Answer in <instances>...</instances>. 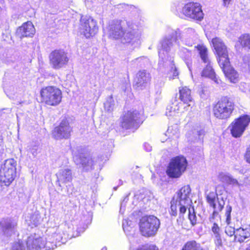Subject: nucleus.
Masks as SVG:
<instances>
[{
	"mask_svg": "<svg viewBox=\"0 0 250 250\" xmlns=\"http://www.w3.org/2000/svg\"><path fill=\"white\" fill-rule=\"evenodd\" d=\"M108 35L114 39H120L129 50L138 47L141 43V31L139 22L132 20L113 21L107 27Z\"/></svg>",
	"mask_w": 250,
	"mask_h": 250,
	"instance_id": "obj_1",
	"label": "nucleus"
},
{
	"mask_svg": "<svg viewBox=\"0 0 250 250\" xmlns=\"http://www.w3.org/2000/svg\"><path fill=\"white\" fill-rule=\"evenodd\" d=\"M191 189L189 186H185L178 190L173 197L170 202L169 213L171 216L178 215L177 221L182 223L184 220V215L188 211V217L190 223L194 226L197 223V217L190 198Z\"/></svg>",
	"mask_w": 250,
	"mask_h": 250,
	"instance_id": "obj_2",
	"label": "nucleus"
},
{
	"mask_svg": "<svg viewBox=\"0 0 250 250\" xmlns=\"http://www.w3.org/2000/svg\"><path fill=\"white\" fill-rule=\"evenodd\" d=\"M174 38H165L162 39L158 47L159 54L158 66L160 71L168 72L169 78L174 79L178 77L179 72L174 63L173 44Z\"/></svg>",
	"mask_w": 250,
	"mask_h": 250,
	"instance_id": "obj_3",
	"label": "nucleus"
},
{
	"mask_svg": "<svg viewBox=\"0 0 250 250\" xmlns=\"http://www.w3.org/2000/svg\"><path fill=\"white\" fill-rule=\"evenodd\" d=\"M168 34L166 35L162 39L165 38H174L172 40V44H173V50L174 49V42L179 45L178 40L180 39L183 43L187 46H191L194 44L195 42L198 39V36L195 30L192 28H187L184 29L182 34L181 33L179 29H177L174 30L172 29H168L167 30Z\"/></svg>",
	"mask_w": 250,
	"mask_h": 250,
	"instance_id": "obj_4",
	"label": "nucleus"
},
{
	"mask_svg": "<svg viewBox=\"0 0 250 250\" xmlns=\"http://www.w3.org/2000/svg\"><path fill=\"white\" fill-rule=\"evenodd\" d=\"M17 162L13 159H9L4 161L0 169V185L9 186L15 179L17 175Z\"/></svg>",
	"mask_w": 250,
	"mask_h": 250,
	"instance_id": "obj_5",
	"label": "nucleus"
},
{
	"mask_svg": "<svg viewBox=\"0 0 250 250\" xmlns=\"http://www.w3.org/2000/svg\"><path fill=\"white\" fill-rule=\"evenodd\" d=\"M234 109V104L232 100L228 97H224L214 105L213 114L218 119H227L230 117Z\"/></svg>",
	"mask_w": 250,
	"mask_h": 250,
	"instance_id": "obj_6",
	"label": "nucleus"
},
{
	"mask_svg": "<svg viewBox=\"0 0 250 250\" xmlns=\"http://www.w3.org/2000/svg\"><path fill=\"white\" fill-rule=\"evenodd\" d=\"M160 221L154 215L145 216L140 220V230L143 235L147 237L154 236L160 228Z\"/></svg>",
	"mask_w": 250,
	"mask_h": 250,
	"instance_id": "obj_7",
	"label": "nucleus"
},
{
	"mask_svg": "<svg viewBox=\"0 0 250 250\" xmlns=\"http://www.w3.org/2000/svg\"><path fill=\"white\" fill-rule=\"evenodd\" d=\"M42 101L50 106H56L61 102L62 93L55 86H48L42 88L40 91Z\"/></svg>",
	"mask_w": 250,
	"mask_h": 250,
	"instance_id": "obj_8",
	"label": "nucleus"
},
{
	"mask_svg": "<svg viewBox=\"0 0 250 250\" xmlns=\"http://www.w3.org/2000/svg\"><path fill=\"white\" fill-rule=\"evenodd\" d=\"M187 165V161L184 157H175L168 164L166 173L170 178H179L186 170Z\"/></svg>",
	"mask_w": 250,
	"mask_h": 250,
	"instance_id": "obj_9",
	"label": "nucleus"
},
{
	"mask_svg": "<svg viewBox=\"0 0 250 250\" xmlns=\"http://www.w3.org/2000/svg\"><path fill=\"white\" fill-rule=\"evenodd\" d=\"M143 114L141 110L132 109L128 111L122 119V127L125 129L137 128L140 123L143 122Z\"/></svg>",
	"mask_w": 250,
	"mask_h": 250,
	"instance_id": "obj_10",
	"label": "nucleus"
},
{
	"mask_svg": "<svg viewBox=\"0 0 250 250\" xmlns=\"http://www.w3.org/2000/svg\"><path fill=\"white\" fill-rule=\"evenodd\" d=\"M222 190L224 191V188L222 186H218L216 188L215 192H210L207 196L208 203L214 209L211 217H210V221H211V219H214L218 215V211L222 210L225 205V201L223 198L222 197L221 199H220L218 197L219 194L221 195L222 194Z\"/></svg>",
	"mask_w": 250,
	"mask_h": 250,
	"instance_id": "obj_11",
	"label": "nucleus"
},
{
	"mask_svg": "<svg viewBox=\"0 0 250 250\" xmlns=\"http://www.w3.org/2000/svg\"><path fill=\"white\" fill-rule=\"evenodd\" d=\"M177 12L179 16L182 18L184 16L194 19L198 21H201L204 16L201 6L197 2H190L186 4L182 8L180 13L178 10Z\"/></svg>",
	"mask_w": 250,
	"mask_h": 250,
	"instance_id": "obj_12",
	"label": "nucleus"
},
{
	"mask_svg": "<svg viewBox=\"0 0 250 250\" xmlns=\"http://www.w3.org/2000/svg\"><path fill=\"white\" fill-rule=\"evenodd\" d=\"M196 47L203 62L205 63H207L206 67L202 71V76L208 77L213 80L215 83L219 84L221 81L216 77L215 73L210 64L208 56L207 48L205 46L200 44L198 45Z\"/></svg>",
	"mask_w": 250,
	"mask_h": 250,
	"instance_id": "obj_13",
	"label": "nucleus"
},
{
	"mask_svg": "<svg viewBox=\"0 0 250 250\" xmlns=\"http://www.w3.org/2000/svg\"><path fill=\"white\" fill-rule=\"evenodd\" d=\"M98 31L97 23L91 17L83 16L80 20V31L86 38L94 36Z\"/></svg>",
	"mask_w": 250,
	"mask_h": 250,
	"instance_id": "obj_14",
	"label": "nucleus"
},
{
	"mask_svg": "<svg viewBox=\"0 0 250 250\" xmlns=\"http://www.w3.org/2000/svg\"><path fill=\"white\" fill-rule=\"evenodd\" d=\"M26 246L28 250H51L54 249L55 245L35 234L28 237Z\"/></svg>",
	"mask_w": 250,
	"mask_h": 250,
	"instance_id": "obj_15",
	"label": "nucleus"
},
{
	"mask_svg": "<svg viewBox=\"0 0 250 250\" xmlns=\"http://www.w3.org/2000/svg\"><path fill=\"white\" fill-rule=\"evenodd\" d=\"M49 59L53 68L56 69L65 66L69 60L67 53L62 49H57L52 51L49 55Z\"/></svg>",
	"mask_w": 250,
	"mask_h": 250,
	"instance_id": "obj_16",
	"label": "nucleus"
},
{
	"mask_svg": "<svg viewBox=\"0 0 250 250\" xmlns=\"http://www.w3.org/2000/svg\"><path fill=\"white\" fill-rule=\"evenodd\" d=\"M17 222L11 218H3L0 221V235L3 239L10 237L17 230Z\"/></svg>",
	"mask_w": 250,
	"mask_h": 250,
	"instance_id": "obj_17",
	"label": "nucleus"
},
{
	"mask_svg": "<svg viewBox=\"0 0 250 250\" xmlns=\"http://www.w3.org/2000/svg\"><path fill=\"white\" fill-rule=\"evenodd\" d=\"M250 122V117L247 115L241 116L235 119L231 124V133L235 138L242 136Z\"/></svg>",
	"mask_w": 250,
	"mask_h": 250,
	"instance_id": "obj_18",
	"label": "nucleus"
},
{
	"mask_svg": "<svg viewBox=\"0 0 250 250\" xmlns=\"http://www.w3.org/2000/svg\"><path fill=\"white\" fill-rule=\"evenodd\" d=\"M212 46L217 55V61L219 65H222L223 62L229 60L227 47L222 40L219 38L212 39Z\"/></svg>",
	"mask_w": 250,
	"mask_h": 250,
	"instance_id": "obj_19",
	"label": "nucleus"
},
{
	"mask_svg": "<svg viewBox=\"0 0 250 250\" xmlns=\"http://www.w3.org/2000/svg\"><path fill=\"white\" fill-rule=\"evenodd\" d=\"M72 128L66 120H63L53 131V136L56 139H67L70 136Z\"/></svg>",
	"mask_w": 250,
	"mask_h": 250,
	"instance_id": "obj_20",
	"label": "nucleus"
},
{
	"mask_svg": "<svg viewBox=\"0 0 250 250\" xmlns=\"http://www.w3.org/2000/svg\"><path fill=\"white\" fill-rule=\"evenodd\" d=\"M66 228V225L61 226L56 229V231L52 234L51 238L52 242H49L52 245H55L54 249L57 245H61V244H65L68 238V234L64 229Z\"/></svg>",
	"mask_w": 250,
	"mask_h": 250,
	"instance_id": "obj_21",
	"label": "nucleus"
},
{
	"mask_svg": "<svg viewBox=\"0 0 250 250\" xmlns=\"http://www.w3.org/2000/svg\"><path fill=\"white\" fill-rule=\"evenodd\" d=\"M73 159L76 165L81 166L85 171L91 170L94 165V161L90 156L81 154H74Z\"/></svg>",
	"mask_w": 250,
	"mask_h": 250,
	"instance_id": "obj_22",
	"label": "nucleus"
},
{
	"mask_svg": "<svg viewBox=\"0 0 250 250\" xmlns=\"http://www.w3.org/2000/svg\"><path fill=\"white\" fill-rule=\"evenodd\" d=\"M184 104L175 101L166 108V115L168 118L180 116L188 110L184 107Z\"/></svg>",
	"mask_w": 250,
	"mask_h": 250,
	"instance_id": "obj_23",
	"label": "nucleus"
},
{
	"mask_svg": "<svg viewBox=\"0 0 250 250\" xmlns=\"http://www.w3.org/2000/svg\"><path fill=\"white\" fill-rule=\"evenodd\" d=\"M226 77L232 83H236L239 81V74L230 64L229 60L223 62L222 65H219Z\"/></svg>",
	"mask_w": 250,
	"mask_h": 250,
	"instance_id": "obj_24",
	"label": "nucleus"
},
{
	"mask_svg": "<svg viewBox=\"0 0 250 250\" xmlns=\"http://www.w3.org/2000/svg\"><path fill=\"white\" fill-rule=\"evenodd\" d=\"M179 98L180 102L184 104V107L187 110L193 104V98L191 94V90L187 86L179 88Z\"/></svg>",
	"mask_w": 250,
	"mask_h": 250,
	"instance_id": "obj_25",
	"label": "nucleus"
},
{
	"mask_svg": "<svg viewBox=\"0 0 250 250\" xmlns=\"http://www.w3.org/2000/svg\"><path fill=\"white\" fill-rule=\"evenodd\" d=\"M150 74L146 70L139 71L135 79V85L137 87L143 89L146 87L150 82Z\"/></svg>",
	"mask_w": 250,
	"mask_h": 250,
	"instance_id": "obj_26",
	"label": "nucleus"
},
{
	"mask_svg": "<svg viewBox=\"0 0 250 250\" xmlns=\"http://www.w3.org/2000/svg\"><path fill=\"white\" fill-rule=\"evenodd\" d=\"M35 30L33 24L30 21H27L18 28L17 34L20 38L32 37L35 33Z\"/></svg>",
	"mask_w": 250,
	"mask_h": 250,
	"instance_id": "obj_27",
	"label": "nucleus"
},
{
	"mask_svg": "<svg viewBox=\"0 0 250 250\" xmlns=\"http://www.w3.org/2000/svg\"><path fill=\"white\" fill-rule=\"evenodd\" d=\"M56 175L60 186L61 184H67L71 182L72 180L71 170L68 168L60 169Z\"/></svg>",
	"mask_w": 250,
	"mask_h": 250,
	"instance_id": "obj_28",
	"label": "nucleus"
},
{
	"mask_svg": "<svg viewBox=\"0 0 250 250\" xmlns=\"http://www.w3.org/2000/svg\"><path fill=\"white\" fill-rule=\"evenodd\" d=\"M204 135L205 130L198 126L193 127L187 134L189 141L193 142L201 140Z\"/></svg>",
	"mask_w": 250,
	"mask_h": 250,
	"instance_id": "obj_29",
	"label": "nucleus"
},
{
	"mask_svg": "<svg viewBox=\"0 0 250 250\" xmlns=\"http://www.w3.org/2000/svg\"><path fill=\"white\" fill-rule=\"evenodd\" d=\"M218 178L219 181L223 183L238 188H240L241 186V184L236 179L233 178L229 173L220 172L218 174Z\"/></svg>",
	"mask_w": 250,
	"mask_h": 250,
	"instance_id": "obj_30",
	"label": "nucleus"
},
{
	"mask_svg": "<svg viewBox=\"0 0 250 250\" xmlns=\"http://www.w3.org/2000/svg\"><path fill=\"white\" fill-rule=\"evenodd\" d=\"M250 237V227H240L236 229V234L234 239L239 243L244 242L247 238Z\"/></svg>",
	"mask_w": 250,
	"mask_h": 250,
	"instance_id": "obj_31",
	"label": "nucleus"
},
{
	"mask_svg": "<svg viewBox=\"0 0 250 250\" xmlns=\"http://www.w3.org/2000/svg\"><path fill=\"white\" fill-rule=\"evenodd\" d=\"M179 55L181 58L184 61L187 66H188L189 71L191 73L192 60H191V52L188 49L182 47L179 51ZM192 75V74L191 73Z\"/></svg>",
	"mask_w": 250,
	"mask_h": 250,
	"instance_id": "obj_32",
	"label": "nucleus"
},
{
	"mask_svg": "<svg viewBox=\"0 0 250 250\" xmlns=\"http://www.w3.org/2000/svg\"><path fill=\"white\" fill-rule=\"evenodd\" d=\"M166 135L168 136L169 139H177L180 136V132L178 125L175 124L169 126L166 132Z\"/></svg>",
	"mask_w": 250,
	"mask_h": 250,
	"instance_id": "obj_33",
	"label": "nucleus"
},
{
	"mask_svg": "<svg viewBox=\"0 0 250 250\" xmlns=\"http://www.w3.org/2000/svg\"><path fill=\"white\" fill-rule=\"evenodd\" d=\"M181 250H204L201 244L195 240L187 241L183 245Z\"/></svg>",
	"mask_w": 250,
	"mask_h": 250,
	"instance_id": "obj_34",
	"label": "nucleus"
},
{
	"mask_svg": "<svg viewBox=\"0 0 250 250\" xmlns=\"http://www.w3.org/2000/svg\"><path fill=\"white\" fill-rule=\"evenodd\" d=\"M42 221L41 215L38 212H35L30 217L29 222H28V225L31 226V228L38 226L41 224Z\"/></svg>",
	"mask_w": 250,
	"mask_h": 250,
	"instance_id": "obj_35",
	"label": "nucleus"
},
{
	"mask_svg": "<svg viewBox=\"0 0 250 250\" xmlns=\"http://www.w3.org/2000/svg\"><path fill=\"white\" fill-rule=\"evenodd\" d=\"M131 221H128L126 220H124L123 222V228L126 233V234L130 236L132 234V232H134V229L131 226Z\"/></svg>",
	"mask_w": 250,
	"mask_h": 250,
	"instance_id": "obj_36",
	"label": "nucleus"
},
{
	"mask_svg": "<svg viewBox=\"0 0 250 250\" xmlns=\"http://www.w3.org/2000/svg\"><path fill=\"white\" fill-rule=\"evenodd\" d=\"M104 107L105 110L108 112H110L113 110L115 107V102L111 96L107 98L105 103L104 104Z\"/></svg>",
	"mask_w": 250,
	"mask_h": 250,
	"instance_id": "obj_37",
	"label": "nucleus"
},
{
	"mask_svg": "<svg viewBox=\"0 0 250 250\" xmlns=\"http://www.w3.org/2000/svg\"><path fill=\"white\" fill-rule=\"evenodd\" d=\"M239 42L243 47H247L250 49V35L245 34L240 36L239 38Z\"/></svg>",
	"mask_w": 250,
	"mask_h": 250,
	"instance_id": "obj_38",
	"label": "nucleus"
},
{
	"mask_svg": "<svg viewBox=\"0 0 250 250\" xmlns=\"http://www.w3.org/2000/svg\"><path fill=\"white\" fill-rule=\"evenodd\" d=\"M232 210L231 207L229 205H228L226 207L225 210V216L226 222L228 225H229L231 222V212Z\"/></svg>",
	"mask_w": 250,
	"mask_h": 250,
	"instance_id": "obj_39",
	"label": "nucleus"
},
{
	"mask_svg": "<svg viewBox=\"0 0 250 250\" xmlns=\"http://www.w3.org/2000/svg\"><path fill=\"white\" fill-rule=\"evenodd\" d=\"M136 250H158V249L155 245L147 244L139 246Z\"/></svg>",
	"mask_w": 250,
	"mask_h": 250,
	"instance_id": "obj_40",
	"label": "nucleus"
},
{
	"mask_svg": "<svg viewBox=\"0 0 250 250\" xmlns=\"http://www.w3.org/2000/svg\"><path fill=\"white\" fill-rule=\"evenodd\" d=\"M214 237V242L216 247V250H221L223 246L221 235L215 236Z\"/></svg>",
	"mask_w": 250,
	"mask_h": 250,
	"instance_id": "obj_41",
	"label": "nucleus"
},
{
	"mask_svg": "<svg viewBox=\"0 0 250 250\" xmlns=\"http://www.w3.org/2000/svg\"><path fill=\"white\" fill-rule=\"evenodd\" d=\"M225 233L229 236H234L236 234V229L233 227L228 226L225 228Z\"/></svg>",
	"mask_w": 250,
	"mask_h": 250,
	"instance_id": "obj_42",
	"label": "nucleus"
},
{
	"mask_svg": "<svg viewBox=\"0 0 250 250\" xmlns=\"http://www.w3.org/2000/svg\"><path fill=\"white\" fill-rule=\"evenodd\" d=\"M118 6H120L119 7H118V8H119V9L123 8L124 10L130 11L131 12L137 11V9H136V7H134L133 6H131V5L129 6L128 5H126L125 4H120Z\"/></svg>",
	"mask_w": 250,
	"mask_h": 250,
	"instance_id": "obj_43",
	"label": "nucleus"
},
{
	"mask_svg": "<svg viewBox=\"0 0 250 250\" xmlns=\"http://www.w3.org/2000/svg\"><path fill=\"white\" fill-rule=\"evenodd\" d=\"M12 250H25V248L23 244L19 241L13 244Z\"/></svg>",
	"mask_w": 250,
	"mask_h": 250,
	"instance_id": "obj_44",
	"label": "nucleus"
},
{
	"mask_svg": "<svg viewBox=\"0 0 250 250\" xmlns=\"http://www.w3.org/2000/svg\"><path fill=\"white\" fill-rule=\"evenodd\" d=\"M212 231L214 233V236L220 235V228L218 225L214 223L212 227Z\"/></svg>",
	"mask_w": 250,
	"mask_h": 250,
	"instance_id": "obj_45",
	"label": "nucleus"
},
{
	"mask_svg": "<svg viewBox=\"0 0 250 250\" xmlns=\"http://www.w3.org/2000/svg\"><path fill=\"white\" fill-rule=\"evenodd\" d=\"M245 159L246 162L250 164V146L246 149L245 154Z\"/></svg>",
	"mask_w": 250,
	"mask_h": 250,
	"instance_id": "obj_46",
	"label": "nucleus"
},
{
	"mask_svg": "<svg viewBox=\"0 0 250 250\" xmlns=\"http://www.w3.org/2000/svg\"><path fill=\"white\" fill-rule=\"evenodd\" d=\"M128 196H129V194L128 195H126L124 200H123V201L121 202V209H120V211H121L122 210V208L124 207H125V205H126V203L128 201Z\"/></svg>",
	"mask_w": 250,
	"mask_h": 250,
	"instance_id": "obj_47",
	"label": "nucleus"
},
{
	"mask_svg": "<svg viewBox=\"0 0 250 250\" xmlns=\"http://www.w3.org/2000/svg\"><path fill=\"white\" fill-rule=\"evenodd\" d=\"M144 60H146V58L144 57H142L134 59V60L132 61V62L135 63L139 64Z\"/></svg>",
	"mask_w": 250,
	"mask_h": 250,
	"instance_id": "obj_48",
	"label": "nucleus"
},
{
	"mask_svg": "<svg viewBox=\"0 0 250 250\" xmlns=\"http://www.w3.org/2000/svg\"><path fill=\"white\" fill-rule=\"evenodd\" d=\"M144 148L146 151L149 152L152 150V146L149 144L145 143L144 144Z\"/></svg>",
	"mask_w": 250,
	"mask_h": 250,
	"instance_id": "obj_49",
	"label": "nucleus"
},
{
	"mask_svg": "<svg viewBox=\"0 0 250 250\" xmlns=\"http://www.w3.org/2000/svg\"><path fill=\"white\" fill-rule=\"evenodd\" d=\"M5 92L6 93V94H7V95L10 98H13L12 96V92H11V89H5Z\"/></svg>",
	"mask_w": 250,
	"mask_h": 250,
	"instance_id": "obj_50",
	"label": "nucleus"
},
{
	"mask_svg": "<svg viewBox=\"0 0 250 250\" xmlns=\"http://www.w3.org/2000/svg\"><path fill=\"white\" fill-rule=\"evenodd\" d=\"M231 0H223V4L225 6H228Z\"/></svg>",
	"mask_w": 250,
	"mask_h": 250,
	"instance_id": "obj_51",
	"label": "nucleus"
},
{
	"mask_svg": "<svg viewBox=\"0 0 250 250\" xmlns=\"http://www.w3.org/2000/svg\"><path fill=\"white\" fill-rule=\"evenodd\" d=\"M36 150H37V148H33L32 150H31L32 153L34 156H36L37 154Z\"/></svg>",
	"mask_w": 250,
	"mask_h": 250,
	"instance_id": "obj_52",
	"label": "nucleus"
},
{
	"mask_svg": "<svg viewBox=\"0 0 250 250\" xmlns=\"http://www.w3.org/2000/svg\"><path fill=\"white\" fill-rule=\"evenodd\" d=\"M2 138L0 137V146L1 145V144H2Z\"/></svg>",
	"mask_w": 250,
	"mask_h": 250,
	"instance_id": "obj_53",
	"label": "nucleus"
},
{
	"mask_svg": "<svg viewBox=\"0 0 250 250\" xmlns=\"http://www.w3.org/2000/svg\"><path fill=\"white\" fill-rule=\"evenodd\" d=\"M245 250H250V245L247 247Z\"/></svg>",
	"mask_w": 250,
	"mask_h": 250,
	"instance_id": "obj_54",
	"label": "nucleus"
},
{
	"mask_svg": "<svg viewBox=\"0 0 250 250\" xmlns=\"http://www.w3.org/2000/svg\"><path fill=\"white\" fill-rule=\"evenodd\" d=\"M101 250H107V248L106 247H103Z\"/></svg>",
	"mask_w": 250,
	"mask_h": 250,
	"instance_id": "obj_55",
	"label": "nucleus"
},
{
	"mask_svg": "<svg viewBox=\"0 0 250 250\" xmlns=\"http://www.w3.org/2000/svg\"><path fill=\"white\" fill-rule=\"evenodd\" d=\"M248 67H249V69H250V61L248 63Z\"/></svg>",
	"mask_w": 250,
	"mask_h": 250,
	"instance_id": "obj_56",
	"label": "nucleus"
},
{
	"mask_svg": "<svg viewBox=\"0 0 250 250\" xmlns=\"http://www.w3.org/2000/svg\"><path fill=\"white\" fill-rule=\"evenodd\" d=\"M117 187H114V189L115 190H117Z\"/></svg>",
	"mask_w": 250,
	"mask_h": 250,
	"instance_id": "obj_57",
	"label": "nucleus"
}]
</instances>
